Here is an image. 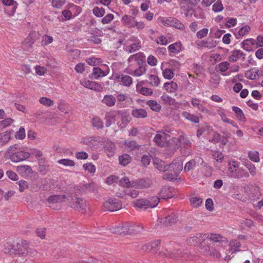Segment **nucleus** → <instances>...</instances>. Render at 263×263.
<instances>
[{"label":"nucleus","mask_w":263,"mask_h":263,"mask_svg":"<svg viewBox=\"0 0 263 263\" xmlns=\"http://www.w3.org/2000/svg\"><path fill=\"white\" fill-rule=\"evenodd\" d=\"M127 227V226L126 224V222H125V223H122L121 225L113 227L111 229V231L113 233L119 234V235H121V234L127 235L126 234Z\"/></svg>","instance_id":"nucleus-22"},{"label":"nucleus","mask_w":263,"mask_h":263,"mask_svg":"<svg viewBox=\"0 0 263 263\" xmlns=\"http://www.w3.org/2000/svg\"><path fill=\"white\" fill-rule=\"evenodd\" d=\"M250 27L248 25H245L241 27L238 32V35L242 36L247 34L250 31Z\"/></svg>","instance_id":"nucleus-61"},{"label":"nucleus","mask_w":263,"mask_h":263,"mask_svg":"<svg viewBox=\"0 0 263 263\" xmlns=\"http://www.w3.org/2000/svg\"><path fill=\"white\" fill-rule=\"evenodd\" d=\"M232 109L233 111L236 114L237 118L241 121H246V118L245 117L244 114L242 110L238 107L233 106Z\"/></svg>","instance_id":"nucleus-39"},{"label":"nucleus","mask_w":263,"mask_h":263,"mask_svg":"<svg viewBox=\"0 0 263 263\" xmlns=\"http://www.w3.org/2000/svg\"><path fill=\"white\" fill-rule=\"evenodd\" d=\"M115 79L118 82L126 87H129L133 82V79L130 76L123 73L117 74L115 76Z\"/></svg>","instance_id":"nucleus-10"},{"label":"nucleus","mask_w":263,"mask_h":263,"mask_svg":"<svg viewBox=\"0 0 263 263\" xmlns=\"http://www.w3.org/2000/svg\"><path fill=\"white\" fill-rule=\"evenodd\" d=\"M246 54L240 50H234L231 52V55L228 57L230 62H234L238 59H241L242 61L245 60Z\"/></svg>","instance_id":"nucleus-15"},{"label":"nucleus","mask_w":263,"mask_h":263,"mask_svg":"<svg viewBox=\"0 0 263 263\" xmlns=\"http://www.w3.org/2000/svg\"><path fill=\"white\" fill-rule=\"evenodd\" d=\"M126 146L130 150L135 149H139L140 147V145L138 144L135 141H130L126 144Z\"/></svg>","instance_id":"nucleus-64"},{"label":"nucleus","mask_w":263,"mask_h":263,"mask_svg":"<svg viewBox=\"0 0 263 263\" xmlns=\"http://www.w3.org/2000/svg\"><path fill=\"white\" fill-rule=\"evenodd\" d=\"M132 158L127 154H123L119 157L120 163L124 166L127 165L130 161Z\"/></svg>","instance_id":"nucleus-40"},{"label":"nucleus","mask_w":263,"mask_h":263,"mask_svg":"<svg viewBox=\"0 0 263 263\" xmlns=\"http://www.w3.org/2000/svg\"><path fill=\"white\" fill-rule=\"evenodd\" d=\"M221 144L226 145L229 142V139L230 138L231 134L228 133L226 130H223L221 132Z\"/></svg>","instance_id":"nucleus-49"},{"label":"nucleus","mask_w":263,"mask_h":263,"mask_svg":"<svg viewBox=\"0 0 263 263\" xmlns=\"http://www.w3.org/2000/svg\"><path fill=\"white\" fill-rule=\"evenodd\" d=\"M2 3L6 5L11 6V12L14 13L17 7V3L14 0H2Z\"/></svg>","instance_id":"nucleus-43"},{"label":"nucleus","mask_w":263,"mask_h":263,"mask_svg":"<svg viewBox=\"0 0 263 263\" xmlns=\"http://www.w3.org/2000/svg\"><path fill=\"white\" fill-rule=\"evenodd\" d=\"M103 206L105 211L114 212L122 208V203L118 199L112 198L104 202Z\"/></svg>","instance_id":"nucleus-7"},{"label":"nucleus","mask_w":263,"mask_h":263,"mask_svg":"<svg viewBox=\"0 0 263 263\" xmlns=\"http://www.w3.org/2000/svg\"><path fill=\"white\" fill-rule=\"evenodd\" d=\"M81 84L84 87L90 89L98 91H101L103 90V87L100 84L95 82L85 81L82 82Z\"/></svg>","instance_id":"nucleus-18"},{"label":"nucleus","mask_w":263,"mask_h":263,"mask_svg":"<svg viewBox=\"0 0 263 263\" xmlns=\"http://www.w3.org/2000/svg\"><path fill=\"white\" fill-rule=\"evenodd\" d=\"M135 17L130 15H125L122 18V22L125 25L128 26L129 27L133 26Z\"/></svg>","instance_id":"nucleus-36"},{"label":"nucleus","mask_w":263,"mask_h":263,"mask_svg":"<svg viewBox=\"0 0 263 263\" xmlns=\"http://www.w3.org/2000/svg\"><path fill=\"white\" fill-rule=\"evenodd\" d=\"M201 234L191 237L186 239L187 243L190 246H197L200 242Z\"/></svg>","instance_id":"nucleus-33"},{"label":"nucleus","mask_w":263,"mask_h":263,"mask_svg":"<svg viewBox=\"0 0 263 263\" xmlns=\"http://www.w3.org/2000/svg\"><path fill=\"white\" fill-rule=\"evenodd\" d=\"M11 132L7 131L0 134V145L2 146L8 142L10 140Z\"/></svg>","instance_id":"nucleus-28"},{"label":"nucleus","mask_w":263,"mask_h":263,"mask_svg":"<svg viewBox=\"0 0 263 263\" xmlns=\"http://www.w3.org/2000/svg\"><path fill=\"white\" fill-rule=\"evenodd\" d=\"M161 99L165 104L169 105L174 104L175 102L174 99L166 95L162 96Z\"/></svg>","instance_id":"nucleus-57"},{"label":"nucleus","mask_w":263,"mask_h":263,"mask_svg":"<svg viewBox=\"0 0 263 263\" xmlns=\"http://www.w3.org/2000/svg\"><path fill=\"white\" fill-rule=\"evenodd\" d=\"M174 189L170 186H164L160 191L159 195L161 198L163 199L171 198L174 196L173 193Z\"/></svg>","instance_id":"nucleus-13"},{"label":"nucleus","mask_w":263,"mask_h":263,"mask_svg":"<svg viewBox=\"0 0 263 263\" xmlns=\"http://www.w3.org/2000/svg\"><path fill=\"white\" fill-rule=\"evenodd\" d=\"M105 76V72L99 67H94L92 73V77L94 79H98Z\"/></svg>","instance_id":"nucleus-41"},{"label":"nucleus","mask_w":263,"mask_h":263,"mask_svg":"<svg viewBox=\"0 0 263 263\" xmlns=\"http://www.w3.org/2000/svg\"><path fill=\"white\" fill-rule=\"evenodd\" d=\"M132 115L136 118H145L147 116L146 111L142 108H136L132 111Z\"/></svg>","instance_id":"nucleus-23"},{"label":"nucleus","mask_w":263,"mask_h":263,"mask_svg":"<svg viewBox=\"0 0 263 263\" xmlns=\"http://www.w3.org/2000/svg\"><path fill=\"white\" fill-rule=\"evenodd\" d=\"M196 161L194 159H192L187 162L184 167V171L189 172L190 171L194 170L196 167Z\"/></svg>","instance_id":"nucleus-47"},{"label":"nucleus","mask_w":263,"mask_h":263,"mask_svg":"<svg viewBox=\"0 0 263 263\" xmlns=\"http://www.w3.org/2000/svg\"><path fill=\"white\" fill-rule=\"evenodd\" d=\"M249 174L242 168H238L235 172V174L232 175V178H241L242 177H249Z\"/></svg>","instance_id":"nucleus-29"},{"label":"nucleus","mask_w":263,"mask_h":263,"mask_svg":"<svg viewBox=\"0 0 263 263\" xmlns=\"http://www.w3.org/2000/svg\"><path fill=\"white\" fill-rule=\"evenodd\" d=\"M83 168L85 171H88L91 173H94L96 171L95 166L91 163H85L83 165Z\"/></svg>","instance_id":"nucleus-59"},{"label":"nucleus","mask_w":263,"mask_h":263,"mask_svg":"<svg viewBox=\"0 0 263 263\" xmlns=\"http://www.w3.org/2000/svg\"><path fill=\"white\" fill-rule=\"evenodd\" d=\"M190 201L192 205L194 208L199 206L202 203V199L200 198L192 197L190 199Z\"/></svg>","instance_id":"nucleus-54"},{"label":"nucleus","mask_w":263,"mask_h":263,"mask_svg":"<svg viewBox=\"0 0 263 263\" xmlns=\"http://www.w3.org/2000/svg\"><path fill=\"white\" fill-rule=\"evenodd\" d=\"M164 87L168 92H174L177 90L178 85L176 83L171 81L164 83Z\"/></svg>","instance_id":"nucleus-30"},{"label":"nucleus","mask_w":263,"mask_h":263,"mask_svg":"<svg viewBox=\"0 0 263 263\" xmlns=\"http://www.w3.org/2000/svg\"><path fill=\"white\" fill-rule=\"evenodd\" d=\"M249 157L252 161L257 162L259 161V154L257 151L249 152Z\"/></svg>","instance_id":"nucleus-56"},{"label":"nucleus","mask_w":263,"mask_h":263,"mask_svg":"<svg viewBox=\"0 0 263 263\" xmlns=\"http://www.w3.org/2000/svg\"><path fill=\"white\" fill-rule=\"evenodd\" d=\"M68 201L70 202V206L77 210L84 213L87 208L86 201L83 198H78L76 194L71 195L68 197Z\"/></svg>","instance_id":"nucleus-4"},{"label":"nucleus","mask_w":263,"mask_h":263,"mask_svg":"<svg viewBox=\"0 0 263 263\" xmlns=\"http://www.w3.org/2000/svg\"><path fill=\"white\" fill-rule=\"evenodd\" d=\"M33 43L34 42L27 36L22 43V47L24 50L29 51L32 48Z\"/></svg>","instance_id":"nucleus-45"},{"label":"nucleus","mask_w":263,"mask_h":263,"mask_svg":"<svg viewBox=\"0 0 263 263\" xmlns=\"http://www.w3.org/2000/svg\"><path fill=\"white\" fill-rule=\"evenodd\" d=\"M92 125L97 129H102L104 126V123L98 117H95L92 120Z\"/></svg>","instance_id":"nucleus-42"},{"label":"nucleus","mask_w":263,"mask_h":263,"mask_svg":"<svg viewBox=\"0 0 263 263\" xmlns=\"http://www.w3.org/2000/svg\"><path fill=\"white\" fill-rule=\"evenodd\" d=\"M15 246H14L13 244L7 242L5 245L4 251L6 253H9L10 254H15Z\"/></svg>","instance_id":"nucleus-44"},{"label":"nucleus","mask_w":263,"mask_h":263,"mask_svg":"<svg viewBox=\"0 0 263 263\" xmlns=\"http://www.w3.org/2000/svg\"><path fill=\"white\" fill-rule=\"evenodd\" d=\"M15 137L16 139L20 140L24 139L25 137V128L23 127H21L19 130L16 133Z\"/></svg>","instance_id":"nucleus-62"},{"label":"nucleus","mask_w":263,"mask_h":263,"mask_svg":"<svg viewBox=\"0 0 263 263\" xmlns=\"http://www.w3.org/2000/svg\"><path fill=\"white\" fill-rule=\"evenodd\" d=\"M160 20L164 26L173 27L181 30H183L185 29L184 25L180 21L175 17H162L160 18Z\"/></svg>","instance_id":"nucleus-5"},{"label":"nucleus","mask_w":263,"mask_h":263,"mask_svg":"<svg viewBox=\"0 0 263 263\" xmlns=\"http://www.w3.org/2000/svg\"><path fill=\"white\" fill-rule=\"evenodd\" d=\"M200 102V101L196 98L193 99L191 101L192 105L194 107H197L199 110L202 112L206 111L205 108Z\"/></svg>","instance_id":"nucleus-48"},{"label":"nucleus","mask_w":263,"mask_h":263,"mask_svg":"<svg viewBox=\"0 0 263 263\" xmlns=\"http://www.w3.org/2000/svg\"><path fill=\"white\" fill-rule=\"evenodd\" d=\"M116 114L114 111L107 112L105 114V126L107 127H109L112 122L115 121Z\"/></svg>","instance_id":"nucleus-25"},{"label":"nucleus","mask_w":263,"mask_h":263,"mask_svg":"<svg viewBox=\"0 0 263 263\" xmlns=\"http://www.w3.org/2000/svg\"><path fill=\"white\" fill-rule=\"evenodd\" d=\"M167 168H168V171L173 172L177 175L183 169V163L182 161L180 160L176 162H173L169 165H167Z\"/></svg>","instance_id":"nucleus-16"},{"label":"nucleus","mask_w":263,"mask_h":263,"mask_svg":"<svg viewBox=\"0 0 263 263\" xmlns=\"http://www.w3.org/2000/svg\"><path fill=\"white\" fill-rule=\"evenodd\" d=\"M40 36L41 34L39 32L33 31L29 33L28 37L34 43L40 38Z\"/></svg>","instance_id":"nucleus-60"},{"label":"nucleus","mask_w":263,"mask_h":263,"mask_svg":"<svg viewBox=\"0 0 263 263\" xmlns=\"http://www.w3.org/2000/svg\"><path fill=\"white\" fill-rule=\"evenodd\" d=\"M104 149L108 157H112L114 156L116 151L115 145L111 142H107L104 146Z\"/></svg>","instance_id":"nucleus-24"},{"label":"nucleus","mask_w":263,"mask_h":263,"mask_svg":"<svg viewBox=\"0 0 263 263\" xmlns=\"http://www.w3.org/2000/svg\"><path fill=\"white\" fill-rule=\"evenodd\" d=\"M160 245V240H157L156 241L151 242V253L154 254L157 253L159 250Z\"/></svg>","instance_id":"nucleus-58"},{"label":"nucleus","mask_w":263,"mask_h":263,"mask_svg":"<svg viewBox=\"0 0 263 263\" xmlns=\"http://www.w3.org/2000/svg\"><path fill=\"white\" fill-rule=\"evenodd\" d=\"M160 202V198L157 196H153L148 198H141L135 200L133 204L134 207L143 210L156 207Z\"/></svg>","instance_id":"nucleus-2"},{"label":"nucleus","mask_w":263,"mask_h":263,"mask_svg":"<svg viewBox=\"0 0 263 263\" xmlns=\"http://www.w3.org/2000/svg\"><path fill=\"white\" fill-rule=\"evenodd\" d=\"M177 220V216L174 213H172L166 217L161 218L160 219V222L164 226L168 227L175 224Z\"/></svg>","instance_id":"nucleus-14"},{"label":"nucleus","mask_w":263,"mask_h":263,"mask_svg":"<svg viewBox=\"0 0 263 263\" xmlns=\"http://www.w3.org/2000/svg\"><path fill=\"white\" fill-rule=\"evenodd\" d=\"M170 139L169 134L164 132H160L157 134L154 138V141L159 146L163 147L168 144Z\"/></svg>","instance_id":"nucleus-8"},{"label":"nucleus","mask_w":263,"mask_h":263,"mask_svg":"<svg viewBox=\"0 0 263 263\" xmlns=\"http://www.w3.org/2000/svg\"><path fill=\"white\" fill-rule=\"evenodd\" d=\"M198 46L205 47L211 49L216 46V42L212 39H208L205 40H202L197 43Z\"/></svg>","instance_id":"nucleus-19"},{"label":"nucleus","mask_w":263,"mask_h":263,"mask_svg":"<svg viewBox=\"0 0 263 263\" xmlns=\"http://www.w3.org/2000/svg\"><path fill=\"white\" fill-rule=\"evenodd\" d=\"M151 184V181L149 179H138L133 181V187L143 189L149 187Z\"/></svg>","instance_id":"nucleus-11"},{"label":"nucleus","mask_w":263,"mask_h":263,"mask_svg":"<svg viewBox=\"0 0 263 263\" xmlns=\"http://www.w3.org/2000/svg\"><path fill=\"white\" fill-rule=\"evenodd\" d=\"M127 235L135 234L141 232L143 227L140 224H136L132 222H126Z\"/></svg>","instance_id":"nucleus-12"},{"label":"nucleus","mask_w":263,"mask_h":263,"mask_svg":"<svg viewBox=\"0 0 263 263\" xmlns=\"http://www.w3.org/2000/svg\"><path fill=\"white\" fill-rule=\"evenodd\" d=\"M39 102L42 105L47 107L51 106L54 104V102L53 100L45 97H41L39 100Z\"/></svg>","instance_id":"nucleus-46"},{"label":"nucleus","mask_w":263,"mask_h":263,"mask_svg":"<svg viewBox=\"0 0 263 263\" xmlns=\"http://www.w3.org/2000/svg\"><path fill=\"white\" fill-rule=\"evenodd\" d=\"M151 84L153 86H158L160 84V80L156 75L151 74L149 76Z\"/></svg>","instance_id":"nucleus-52"},{"label":"nucleus","mask_w":263,"mask_h":263,"mask_svg":"<svg viewBox=\"0 0 263 263\" xmlns=\"http://www.w3.org/2000/svg\"><path fill=\"white\" fill-rule=\"evenodd\" d=\"M200 0H183L182 5L185 4L187 6L186 8L187 11L192 10L193 8L196 5Z\"/></svg>","instance_id":"nucleus-32"},{"label":"nucleus","mask_w":263,"mask_h":263,"mask_svg":"<svg viewBox=\"0 0 263 263\" xmlns=\"http://www.w3.org/2000/svg\"><path fill=\"white\" fill-rule=\"evenodd\" d=\"M92 12L95 15L99 17H102L105 13L104 8L98 7H95L92 10Z\"/></svg>","instance_id":"nucleus-50"},{"label":"nucleus","mask_w":263,"mask_h":263,"mask_svg":"<svg viewBox=\"0 0 263 263\" xmlns=\"http://www.w3.org/2000/svg\"><path fill=\"white\" fill-rule=\"evenodd\" d=\"M17 171L22 175H27L31 173L32 169L29 165H25L17 166Z\"/></svg>","instance_id":"nucleus-34"},{"label":"nucleus","mask_w":263,"mask_h":263,"mask_svg":"<svg viewBox=\"0 0 263 263\" xmlns=\"http://www.w3.org/2000/svg\"><path fill=\"white\" fill-rule=\"evenodd\" d=\"M181 44L179 42H176L169 45L168 49L171 52L177 53H179L181 51Z\"/></svg>","instance_id":"nucleus-37"},{"label":"nucleus","mask_w":263,"mask_h":263,"mask_svg":"<svg viewBox=\"0 0 263 263\" xmlns=\"http://www.w3.org/2000/svg\"><path fill=\"white\" fill-rule=\"evenodd\" d=\"M53 37L50 35L45 34L42 36V43L43 46H47L53 42Z\"/></svg>","instance_id":"nucleus-55"},{"label":"nucleus","mask_w":263,"mask_h":263,"mask_svg":"<svg viewBox=\"0 0 263 263\" xmlns=\"http://www.w3.org/2000/svg\"><path fill=\"white\" fill-rule=\"evenodd\" d=\"M75 191L81 194L86 192L95 193L98 190V185L94 182L84 184L82 186H77L74 188Z\"/></svg>","instance_id":"nucleus-9"},{"label":"nucleus","mask_w":263,"mask_h":263,"mask_svg":"<svg viewBox=\"0 0 263 263\" xmlns=\"http://www.w3.org/2000/svg\"><path fill=\"white\" fill-rule=\"evenodd\" d=\"M119 184L120 185L124 187H133V181H130L129 179L127 177H124L119 180Z\"/></svg>","instance_id":"nucleus-35"},{"label":"nucleus","mask_w":263,"mask_h":263,"mask_svg":"<svg viewBox=\"0 0 263 263\" xmlns=\"http://www.w3.org/2000/svg\"><path fill=\"white\" fill-rule=\"evenodd\" d=\"M146 71V68L145 67L142 66L141 65H139L138 68L135 69L133 73H130V74H133L136 77H139L144 73Z\"/></svg>","instance_id":"nucleus-51"},{"label":"nucleus","mask_w":263,"mask_h":263,"mask_svg":"<svg viewBox=\"0 0 263 263\" xmlns=\"http://www.w3.org/2000/svg\"><path fill=\"white\" fill-rule=\"evenodd\" d=\"M146 104L154 111L159 112L161 110V105L155 100H149L147 102Z\"/></svg>","instance_id":"nucleus-38"},{"label":"nucleus","mask_w":263,"mask_h":263,"mask_svg":"<svg viewBox=\"0 0 263 263\" xmlns=\"http://www.w3.org/2000/svg\"><path fill=\"white\" fill-rule=\"evenodd\" d=\"M107 106L111 107L115 104L116 98L112 95H105L102 100Z\"/></svg>","instance_id":"nucleus-27"},{"label":"nucleus","mask_w":263,"mask_h":263,"mask_svg":"<svg viewBox=\"0 0 263 263\" xmlns=\"http://www.w3.org/2000/svg\"><path fill=\"white\" fill-rule=\"evenodd\" d=\"M66 199V197L65 195H54L50 196L47 199V201L49 203L54 204L64 202L65 201Z\"/></svg>","instance_id":"nucleus-21"},{"label":"nucleus","mask_w":263,"mask_h":263,"mask_svg":"<svg viewBox=\"0 0 263 263\" xmlns=\"http://www.w3.org/2000/svg\"><path fill=\"white\" fill-rule=\"evenodd\" d=\"M239 167V163L237 161H230L228 164V175L232 178V175L235 174Z\"/></svg>","instance_id":"nucleus-26"},{"label":"nucleus","mask_w":263,"mask_h":263,"mask_svg":"<svg viewBox=\"0 0 263 263\" xmlns=\"http://www.w3.org/2000/svg\"><path fill=\"white\" fill-rule=\"evenodd\" d=\"M145 57L143 53L139 52L136 54L130 55L128 59V62L131 63L135 61L139 65H142L144 61Z\"/></svg>","instance_id":"nucleus-20"},{"label":"nucleus","mask_w":263,"mask_h":263,"mask_svg":"<svg viewBox=\"0 0 263 263\" xmlns=\"http://www.w3.org/2000/svg\"><path fill=\"white\" fill-rule=\"evenodd\" d=\"M30 156L29 153L21 151L20 146L17 144L9 146L5 153V157L14 163L23 161Z\"/></svg>","instance_id":"nucleus-1"},{"label":"nucleus","mask_w":263,"mask_h":263,"mask_svg":"<svg viewBox=\"0 0 263 263\" xmlns=\"http://www.w3.org/2000/svg\"><path fill=\"white\" fill-rule=\"evenodd\" d=\"M132 41L134 42L129 46H126L124 48L125 51L129 53L139 50L141 47V42L139 40H137L134 37Z\"/></svg>","instance_id":"nucleus-17"},{"label":"nucleus","mask_w":263,"mask_h":263,"mask_svg":"<svg viewBox=\"0 0 263 263\" xmlns=\"http://www.w3.org/2000/svg\"><path fill=\"white\" fill-rule=\"evenodd\" d=\"M223 9L221 0H217L213 5L212 10L215 12L221 11Z\"/></svg>","instance_id":"nucleus-53"},{"label":"nucleus","mask_w":263,"mask_h":263,"mask_svg":"<svg viewBox=\"0 0 263 263\" xmlns=\"http://www.w3.org/2000/svg\"><path fill=\"white\" fill-rule=\"evenodd\" d=\"M230 64L228 62H222L219 64L218 68L221 72L226 71L229 68Z\"/></svg>","instance_id":"nucleus-63"},{"label":"nucleus","mask_w":263,"mask_h":263,"mask_svg":"<svg viewBox=\"0 0 263 263\" xmlns=\"http://www.w3.org/2000/svg\"><path fill=\"white\" fill-rule=\"evenodd\" d=\"M244 192L252 200H257L261 196L258 186L255 185H247L244 187Z\"/></svg>","instance_id":"nucleus-6"},{"label":"nucleus","mask_w":263,"mask_h":263,"mask_svg":"<svg viewBox=\"0 0 263 263\" xmlns=\"http://www.w3.org/2000/svg\"><path fill=\"white\" fill-rule=\"evenodd\" d=\"M182 115L185 119L192 122L195 123H198L199 122V119L197 116L191 114L187 111L183 112Z\"/></svg>","instance_id":"nucleus-31"},{"label":"nucleus","mask_w":263,"mask_h":263,"mask_svg":"<svg viewBox=\"0 0 263 263\" xmlns=\"http://www.w3.org/2000/svg\"><path fill=\"white\" fill-rule=\"evenodd\" d=\"M15 252H16L15 254L30 257H33L37 254V251L30 248L28 242L25 240H22L16 245Z\"/></svg>","instance_id":"nucleus-3"}]
</instances>
